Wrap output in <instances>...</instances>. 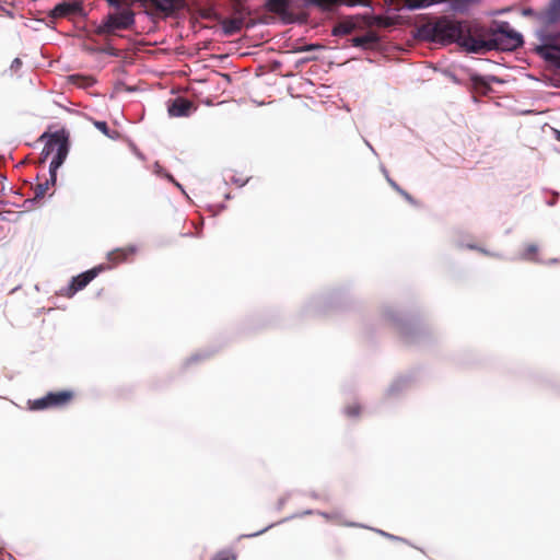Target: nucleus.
Masks as SVG:
<instances>
[{"label":"nucleus","instance_id":"obj_40","mask_svg":"<svg viewBox=\"0 0 560 560\" xmlns=\"http://www.w3.org/2000/svg\"><path fill=\"white\" fill-rule=\"evenodd\" d=\"M322 515H323V516H325V517H327V518L331 517V516H330V515H328L327 513H322Z\"/></svg>","mask_w":560,"mask_h":560},{"label":"nucleus","instance_id":"obj_33","mask_svg":"<svg viewBox=\"0 0 560 560\" xmlns=\"http://www.w3.org/2000/svg\"><path fill=\"white\" fill-rule=\"evenodd\" d=\"M365 4V0H350L349 5Z\"/></svg>","mask_w":560,"mask_h":560},{"label":"nucleus","instance_id":"obj_13","mask_svg":"<svg viewBox=\"0 0 560 560\" xmlns=\"http://www.w3.org/2000/svg\"><path fill=\"white\" fill-rule=\"evenodd\" d=\"M137 252L136 246H129L127 248H116L107 254L108 260L113 265L125 261L128 256L133 255Z\"/></svg>","mask_w":560,"mask_h":560},{"label":"nucleus","instance_id":"obj_29","mask_svg":"<svg viewBox=\"0 0 560 560\" xmlns=\"http://www.w3.org/2000/svg\"><path fill=\"white\" fill-rule=\"evenodd\" d=\"M107 3L113 7L115 10H121L124 0H106Z\"/></svg>","mask_w":560,"mask_h":560},{"label":"nucleus","instance_id":"obj_15","mask_svg":"<svg viewBox=\"0 0 560 560\" xmlns=\"http://www.w3.org/2000/svg\"><path fill=\"white\" fill-rule=\"evenodd\" d=\"M478 2L479 0H450L448 8L457 13H466Z\"/></svg>","mask_w":560,"mask_h":560},{"label":"nucleus","instance_id":"obj_14","mask_svg":"<svg viewBox=\"0 0 560 560\" xmlns=\"http://www.w3.org/2000/svg\"><path fill=\"white\" fill-rule=\"evenodd\" d=\"M378 39V36L374 32H369L364 35L354 37L352 39V45L354 47L368 48L376 45Z\"/></svg>","mask_w":560,"mask_h":560},{"label":"nucleus","instance_id":"obj_18","mask_svg":"<svg viewBox=\"0 0 560 560\" xmlns=\"http://www.w3.org/2000/svg\"><path fill=\"white\" fill-rule=\"evenodd\" d=\"M50 185H54V184L51 183L50 178H49V179H47L45 183H39V184H37V185H36V187L34 188V198H32V199H26V200L24 201V203H27V202H30V203H31V202H35V201H37V200H39V199L44 198V196L46 195V192H47V190H48V188H49V186H50Z\"/></svg>","mask_w":560,"mask_h":560},{"label":"nucleus","instance_id":"obj_4","mask_svg":"<svg viewBox=\"0 0 560 560\" xmlns=\"http://www.w3.org/2000/svg\"><path fill=\"white\" fill-rule=\"evenodd\" d=\"M136 24V14L130 8L109 12L96 25L94 33L98 36L117 35L118 31L131 30Z\"/></svg>","mask_w":560,"mask_h":560},{"label":"nucleus","instance_id":"obj_31","mask_svg":"<svg viewBox=\"0 0 560 560\" xmlns=\"http://www.w3.org/2000/svg\"><path fill=\"white\" fill-rule=\"evenodd\" d=\"M558 199H559V192L552 191V198H550V200H547L546 203L550 207L555 206L557 203Z\"/></svg>","mask_w":560,"mask_h":560},{"label":"nucleus","instance_id":"obj_24","mask_svg":"<svg viewBox=\"0 0 560 560\" xmlns=\"http://www.w3.org/2000/svg\"><path fill=\"white\" fill-rule=\"evenodd\" d=\"M352 31V26L349 25V24H345V23H341V24H338L335 28H334V32L332 34L334 35H347V34H350Z\"/></svg>","mask_w":560,"mask_h":560},{"label":"nucleus","instance_id":"obj_43","mask_svg":"<svg viewBox=\"0 0 560 560\" xmlns=\"http://www.w3.org/2000/svg\"><path fill=\"white\" fill-rule=\"evenodd\" d=\"M480 252H482L483 254H488L487 250L482 249V248H478Z\"/></svg>","mask_w":560,"mask_h":560},{"label":"nucleus","instance_id":"obj_45","mask_svg":"<svg viewBox=\"0 0 560 560\" xmlns=\"http://www.w3.org/2000/svg\"><path fill=\"white\" fill-rule=\"evenodd\" d=\"M4 215L0 212V220H4Z\"/></svg>","mask_w":560,"mask_h":560},{"label":"nucleus","instance_id":"obj_5","mask_svg":"<svg viewBox=\"0 0 560 560\" xmlns=\"http://www.w3.org/2000/svg\"><path fill=\"white\" fill-rule=\"evenodd\" d=\"M108 267L105 265H98L81 275L73 277L68 287L61 289L60 293L63 296H72L79 290L85 288L100 272L106 270Z\"/></svg>","mask_w":560,"mask_h":560},{"label":"nucleus","instance_id":"obj_21","mask_svg":"<svg viewBox=\"0 0 560 560\" xmlns=\"http://www.w3.org/2000/svg\"><path fill=\"white\" fill-rule=\"evenodd\" d=\"M89 51L97 52V54H104V55H107V56H110V57H119L120 56V50L115 48L110 44H107L104 47L89 48Z\"/></svg>","mask_w":560,"mask_h":560},{"label":"nucleus","instance_id":"obj_27","mask_svg":"<svg viewBox=\"0 0 560 560\" xmlns=\"http://www.w3.org/2000/svg\"><path fill=\"white\" fill-rule=\"evenodd\" d=\"M406 380L405 378H399V380H396L392 386L389 387L388 389V393L392 395V394H395L396 392H398L405 384H406Z\"/></svg>","mask_w":560,"mask_h":560},{"label":"nucleus","instance_id":"obj_34","mask_svg":"<svg viewBox=\"0 0 560 560\" xmlns=\"http://www.w3.org/2000/svg\"><path fill=\"white\" fill-rule=\"evenodd\" d=\"M167 178H168L172 183H174V184H175V185H176V186H177V187H178L183 192H185V191H184V189H183V187H182V185H180L179 183L175 182V179L173 178V176L167 175Z\"/></svg>","mask_w":560,"mask_h":560},{"label":"nucleus","instance_id":"obj_46","mask_svg":"<svg viewBox=\"0 0 560 560\" xmlns=\"http://www.w3.org/2000/svg\"><path fill=\"white\" fill-rule=\"evenodd\" d=\"M469 248L475 249L476 247L474 245H468Z\"/></svg>","mask_w":560,"mask_h":560},{"label":"nucleus","instance_id":"obj_20","mask_svg":"<svg viewBox=\"0 0 560 560\" xmlns=\"http://www.w3.org/2000/svg\"><path fill=\"white\" fill-rule=\"evenodd\" d=\"M559 36H560V34H553V33H549V32H546V31H540L539 32V38H540V42H541L540 45L557 46V45H559L558 42H557Z\"/></svg>","mask_w":560,"mask_h":560},{"label":"nucleus","instance_id":"obj_2","mask_svg":"<svg viewBox=\"0 0 560 560\" xmlns=\"http://www.w3.org/2000/svg\"><path fill=\"white\" fill-rule=\"evenodd\" d=\"M475 39L468 47V52L482 55L492 50L513 51L523 45L521 33L511 28L509 22H499L497 27H487L477 23Z\"/></svg>","mask_w":560,"mask_h":560},{"label":"nucleus","instance_id":"obj_37","mask_svg":"<svg viewBox=\"0 0 560 560\" xmlns=\"http://www.w3.org/2000/svg\"><path fill=\"white\" fill-rule=\"evenodd\" d=\"M197 360H199V354H195V355H192V357L188 360V362H192V361H197Z\"/></svg>","mask_w":560,"mask_h":560},{"label":"nucleus","instance_id":"obj_11","mask_svg":"<svg viewBox=\"0 0 560 560\" xmlns=\"http://www.w3.org/2000/svg\"><path fill=\"white\" fill-rule=\"evenodd\" d=\"M538 19L546 24L560 22V0H551L547 10L539 13Z\"/></svg>","mask_w":560,"mask_h":560},{"label":"nucleus","instance_id":"obj_42","mask_svg":"<svg viewBox=\"0 0 560 560\" xmlns=\"http://www.w3.org/2000/svg\"><path fill=\"white\" fill-rule=\"evenodd\" d=\"M349 526H360L359 524H355V523H350L348 524Z\"/></svg>","mask_w":560,"mask_h":560},{"label":"nucleus","instance_id":"obj_19","mask_svg":"<svg viewBox=\"0 0 560 560\" xmlns=\"http://www.w3.org/2000/svg\"><path fill=\"white\" fill-rule=\"evenodd\" d=\"M336 4V0H305L306 7H317L324 11H329Z\"/></svg>","mask_w":560,"mask_h":560},{"label":"nucleus","instance_id":"obj_16","mask_svg":"<svg viewBox=\"0 0 560 560\" xmlns=\"http://www.w3.org/2000/svg\"><path fill=\"white\" fill-rule=\"evenodd\" d=\"M243 27V21L240 19H225L222 22V31L224 35L232 36L241 32Z\"/></svg>","mask_w":560,"mask_h":560},{"label":"nucleus","instance_id":"obj_9","mask_svg":"<svg viewBox=\"0 0 560 560\" xmlns=\"http://www.w3.org/2000/svg\"><path fill=\"white\" fill-rule=\"evenodd\" d=\"M268 11L280 16L284 23L293 22V14L290 11V0H267Z\"/></svg>","mask_w":560,"mask_h":560},{"label":"nucleus","instance_id":"obj_32","mask_svg":"<svg viewBox=\"0 0 560 560\" xmlns=\"http://www.w3.org/2000/svg\"><path fill=\"white\" fill-rule=\"evenodd\" d=\"M522 14H523L524 16H535V15H537V14H536V12H535V10H534V9H532V8H525V9H523Z\"/></svg>","mask_w":560,"mask_h":560},{"label":"nucleus","instance_id":"obj_38","mask_svg":"<svg viewBox=\"0 0 560 560\" xmlns=\"http://www.w3.org/2000/svg\"><path fill=\"white\" fill-rule=\"evenodd\" d=\"M314 48H315L314 45H307L303 50L310 51V50H313Z\"/></svg>","mask_w":560,"mask_h":560},{"label":"nucleus","instance_id":"obj_3","mask_svg":"<svg viewBox=\"0 0 560 560\" xmlns=\"http://www.w3.org/2000/svg\"><path fill=\"white\" fill-rule=\"evenodd\" d=\"M47 139L42 155L47 159L51 153L56 152L49 165V175L52 184L57 182V170L63 164L69 153L68 135L61 130L52 133L44 132L42 139Z\"/></svg>","mask_w":560,"mask_h":560},{"label":"nucleus","instance_id":"obj_35","mask_svg":"<svg viewBox=\"0 0 560 560\" xmlns=\"http://www.w3.org/2000/svg\"><path fill=\"white\" fill-rule=\"evenodd\" d=\"M377 533H380L381 535L386 536V537H388V538H392V539H398V537H396V536H394V535H390V534H388V533H385V532H383V530H377Z\"/></svg>","mask_w":560,"mask_h":560},{"label":"nucleus","instance_id":"obj_22","mask_svg":"<svg viewBox=\"0 0 560 560\" xmlns=\"http://www.w3.org/2000/svg\"><path fill=\"white\" fill-rule=\"evenodd\" d=\"M94 126L97 130L110 139H115L117 136V132L115 130H110L106 121L95 120Z\"/></svg>","mask_w":560,"mask_h":560},{"label":"nucleus","instance_id":"obj_7","mask_svg":"<svg viewBox=\"0 0 560 560\" xmlns=\"http://www.w3.org/2000/svg\"><path fill=\"white\" fill-rule=\"evenodd\" d=\"M72 397L70 392L48 393L46 396L31 401V409L43 410L49 407L61 406Z\"/></svg>","mask_w":560,"mask_h":560},{"label":"nucleus","instance_id":"obj_39","mask_svg":"<svg viewBox=\"0 0 560 560\" xmlns=\"http://www.w3.org/2000/svg\"><path fill=\"white\" fill-rule=\"evenodd\" d=\"M233 182L238 184L241 187L245 185L246 182H240V179L233 178Z\"/></svg>","mask_w":560,"mask_h":560},{"label":"nucleus","instance_id":"obj_41","mask_svg":"<svg viewBox=\"0 0 560 560\" xmlns=\"http://www.w3.org/2000/svg\"><path fill=\"white\" fill-rule=\"evenodd\" d=\"M366 144L369 145V148L374 152V149L372 147V144H370L369 142H366Z\"/></svg>","mask_w":560,"mask_h":560},{"label":"nucleus","instance_id":"obj_12","mask_svg":"<svg viewBox=\"0 0 560 560\" xmlns=\"http://www.w3.org/2000/svg\"><path fill=\"white\" fill-rule=\"evenodd\" d=\"M156 10L172 14L185 5V0H150Z\"/></svg>","mask_w":560,"mask_h":560},{"label":"nucleus","instance_id":"obj_44","mask_svg":"<svg viewBox=\"0 0 560 560\" xmlns=\"http://www.w3.org/2000/svg\"><path fill=\"white\" fill-rule=\"evenodd\" d=\"M557 139L560 141V131L557 132Z\"/></svg>","mask_w":560,"mask_h":560},{"label":"nucleus","instance_id":"obj_17","mask_svg":"<svg viewBox=\"0 0 560 560\" xmlns=\"http://www.w3.org/2000/svg\"><path fill=\"white\" fill-rule=\"evenodd\" d=\"M447 0H406V7L409 10H420L433 4L443 3Z\"/></svg>","mask_w":560,"mask_h":560},{"label":"nucleus","instance_id":"obj_1","mask_svg":"<svg viewBox=\"0 0 560 560\" xmlns=\"http://www.w3.org/2000/svg\"><path fill=\"white\" fill-rule=\"evenodd\" d=\"M477 22L456 21L448 16H440L419 27L420 38L435 44H457L468 52L469 43L475 39Z\"/></svg>","mask_w":560,"mask_h":560},{"label":"nucleus","instance_id":"obj_6","mask_svg":"<svg viewBox=\"0 0 560 560\" xmlns=\"http://www.w3.org/2000/svg\"><path fill=\"white\" fill-rule=\"evenodd\" d=\"M85 15L83 3L80 0L62 1L55 5L48 13V16L51 19Z\"/></svg>","mask_w":560,"mask_h":560},{"label":"nucleus","instance_id":"obj_26","mask_svg":"<svg viewBox=\"0 0 560 560\" xmlns=\"http://www.w3.org/2000/svg\"><path fill=\"white\" fill-rule=\"evenodd\" d=\"M236 557L231 551H220L215 555L213 560H235Z\"/></svg>","mask_w":560,"mask_h":560},{"label":"nucleus","instance_id":"obj_23","mask_svg":"<svg viewBox=\"0 0 560 560\" xmlns=\"http://www.w3.org/2000/svg\"><path fill=\"white\" fill-rule=\"evenodd\" d=\"M383 172L385 173L386 175V178L389 183V185L396 190L398 191L407 201H409L410 203H413V198L407 192L405 191L395 180H393L388 175H387V172L385 170H383Z\"/></svg>","mask_w":560,"mask_h":560},{"label":"nucleus","instance_id":"obj_36","mask_svg":"<svg viewBox=\"0 0 560 560\" xmlns=\"http://www.w3.org/2000/svg\"><path fill=\"white\" fill-rule=\"evenodd\" d=\"M270 527H271V525H270V526H268V527H266V528H264V529H261V530H259V532H257V533H255V534L248 535V537H255V536H258V535H260V534L265 533V532H266L268 528H270Z\"/></svg>","mask_w":560,"mask_h":560},{"label":"nucleus","instance_id":"obj_10","mask_svg":"<svg viewBox=\"0 0 560 560\" xmlns=\"http://www.w3.org/2000/svg\"><path fill=\"white\" fill-rule=\"evenodd\" d=\"M535 51L546 61L552 63L557 68H560V44L557 46L538 45L536 46Z\"/></svg>","mask_w":560,"mask_h":560},{"label":"nucleus","instance_id":"obj_28","mask_svg":"<svg viewBox=\"0 0 560 560\" xmlns=\"http://www.w3.org/2000/svg\"><path fill=\"white\" fill-rule=\"evenodd\" d=\"M345 413L348 417H358L360 415V406L359 405L349 406L345 409Z\"/></svg>","mask_w":560,"mask_h":560},{"label":"nucleus","instance_id":"obj_8","mask_svg":"<svg viewBox=\"0 0 560 560\" xmlns=\"http://www.w3.org/2000/svg\"><path fill=\"white\" fill-rule=\"evenodd\" d=\"M192 109V102L184 97L171 100L167 106V112L171 117H187Z\"/></svg>","mask_w":560,"mask_h":560},{"label":"nucleus","instance_id":"obj_30","mask_svg":"<svg viewBox=\"0 0 560 560\" xmlns=\"http://www.w3.org/2000/svg\"><path fill=\"white\" fill-rule=\"evenodd\" d=\"M22 67V61L20 58H14L11 62L10 69L12 71H18Z\"/></svg>","mask_w":560,"mask_h":560},{"label":"nucleus","instance_id":"obj_25","mask_svg":"<svg viewBox=\"0 0 560 560\" xmlns=\"http://www.w3.org/2000/svg\"><path fill=\"white\" fill-rule=\"evenodd\" d=\"M538 247L535 244H530L526 247L524 253L521 255L522 259H533L534 256L537 254Z\"/></svg>","mask_w":560,"mask_h":560}]
</instances>
